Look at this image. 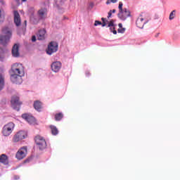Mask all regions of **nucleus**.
I'll use <instances>...</instances> for the list:
<instances>
[{"mask_svg":"<svg viewBox=\"0 0 180 180\" xmlns=\"http://www.w3.org/2000/svg\"><path fill=\"white\" fill-rule=\"evenodd\" d=\"M4 35L0 37V41L3 46H6V44L9 41L11 37H12V30L8 27H6L2 30Z\"/></svg>","mask_w":180,"mask_h":180,"instance_id":"1","label":"nucleus"},{"mask_svg":"<svg viewBox=\"0 0 180 180\" xmlns=\"http://www.w3.org/2000/svg\"><path fill=\"white\" fill-rule=\"evenodd\" d=\"M13 129H15V124L13 122H8L3 127L2 134L6 137H8V136H11V134H12Z\"/></svg>","mask_w":180,"mask_h":180,"instance_id":"2","label":"nucleus"},{"mask_svg":"<svg viewBox=\"0 0 180 180\" xmlns=\"http://www.w3.org/2000/svg\"><path fill=\"white\" fill-rule=\"evenodd\" d=\"M11 106L14 110L19 112L20 110V105H22V101L19 100V96H13L11 101Z\"/></svg>","mask_w":180,"mask_h":180,"instance_id":"3","label":"nucleus"},{"mask_svg":"<svg viewBox=\"0 0 180 180\" xmlns=\"http://www.w3.org/2000/svg\"><path fill=\"white\" fill-rule=\"evenodd\" d=\"M35 143L38 146L39 150H44L47 147V143H46V139L40 135H37L35 136Z\"/></svg>","mask_w":180,"mask_h":180,"instance_id":"4","label":"nucleus"},{"mask_svg":"<svg viewBox=\"0 0 180 180\" xmlns=\"http://www.w3.org/2000/svg\"><path fill=\"white\" fill-rule=\"evenodd\" d=\"M11 70L13 74L21 76L25 75V72H23V65H22V64L15 63L13 65Z\"/></svg>","mask_w":180,"mask_h":180,"instance_id":"5","label":"nucleus"},{"mask_svg":"<svg viewBox=\"0 0 180 180\" xmlns=\"http://www.w3.org/2000/svg\"><path fill=\"white\" fill-rule=\"evenodd\" d=\"M27 134L25 131H20L17 132L13 137V143H19V141L26 139Z\"/></svg>","mask_w":180,"mask_h":180,"instance_id":"6","label":"nucleus"},{"mask_svg":"<svg viewBox=\"0 0 180 180\" xmlns=\"http://www.w3.org/2000/svg\"><path fill=\"white\" fill-rule=\"evenodd\" d=\"M58 50V44L56 41H51L48 45V49H46V53L49 56H51V54L56 53V51Z\"/></svg>","mask_w":180,"mask_h":180,"instance_id":"7","label":"nucleus"},{"mask_svg":"<svg viewBox=\"0 0 180 180\" xmlns=\"http://www.w3.org/2000/svg\"><path fill=\"white\" fill-rule=\"evenodd\" d=\"M27 155V147L23 146L20 148L15 154V158L17 160H23Z\"/></svg>","mask_w":180,"mask_h":180,"instance_id":"8","label":"nucleus"},{"mask_svg":"<svg viewBox=\"0 0 180 180\" xmlns=\"http://www.w3.org/2000/svg\"><path fill=\"white\" fill-rule=\"evenodd\" d=\"M22 119L26 120L30 124H34L36 123V118L33 115L29 113H25L22 115Z\"/></svg>","mask_w":180,"mask_h":180,"instance_id":"9","label":"nucleus"},{"mask_svg":"<svg viewBox=\"0 0 180 180\" xmlns=\"http://www.w3.org/2000/svg\"><path fill=\"white\" fill-rule=\"evenodd\" d=\"M130 16V11L127 8H124L122 11H120L118 13V18L121 20H126L127 18Z\"/></svg>","mask_w":180,"mask_h":180,"instance_id":"10","label":"nucleus"},{"mask_svg":"<svg viewBox=\"0 0 180 180\" xmlns=\"http://www.w3.org/2000/svg\"><path fill=\"white\" fill-rule=\"evenodd\" d=\"M146 23H147V20L144 19V17H143V15H140L136 22V25L137 26V27H139V29H143V27H144V25H146Z\"/></svg>","mask_w":180,"mask_h":180,"instance_id":"11","label":"nucleus"},{"mask_svg":"<svg viewBox=\"0 0 180 180\" xmlns=\"http://www.w3.org/2000/svg\"><path fill=\"white\" fill-rule=\"evenodd\" d=\"M61 62L60 61L53 62L51 65V68L53 72H58L61 70Z\"/></svg>","mask_w":180,"mask_h":180,"instance_id":"12","label":"nucleus"},{"mask_svg":"<svg viewBox=\"0 0 180 180\" xmlns=\"http://www.w3.org/2000/svg\"><path fill=\"white\" fill-rule=\"evenodd\" d=\"M22 75L13 73L11 75V80L12 82H13V84H19L22 82Z\"/></svg>","mask_w":180,"mask_h":180,"instance_id":"13","label":"nucleus"},{"mask_svg":"<svg viewBox=\"0 0 180 180\" xmlns=\"http://www.w3.org/2000/svg\"><path fill=\"white\" fill-rule=\"evenodd\" d=\"M14 23L15 26L19 27L22 25V20L20 19V15L18 11H14Z\"/></svg>","mask_w":180,"mask_h":180,"instance_id":"14","label":"nucleus"},{"mask_svg":"<svg viewBox=\"0 0 180 180\" xmlns=\"http://www.w3.org/2000/svg\"><path fill=\"white\" fill-rule=\"evenodd\" d=\"M11 53L13 57H19L20 56V53H19V44H15L13 45Z\"/></svg>","mask_w":180,"mask_h":180,"instance_id":"15","label":"nucleus"},{"mask_svg":"<svg viewBox=\"0 0 180 180\" xmlns=\"http://www.w3.org/2000/svg\"><path fill=\"white\" fill-rule=\"evenodd\" d=\"M38 16L41 19H45L46 16H47V9L46 8H41L38 11Z\"/></svg>","mask_w":180,"mask_h":180,"instance_id":"16","label":"nucleus"},{"mask_svg":"<svg viewBox=\"0 0 180 180\" xmlns=\"http://www.w3.org/2000/svg\"><path fill=\"white\" fill-rule=\"evenodd\" d=\"M34 108L37 112H41V109H43V103L40 101H36L34 102Z\"/></svg>","mask_w":180,"mask_h":180,"instance_id":"17","label":"nucleus"},{"mask_svg":"<svg viewBox=\"0 0 180 180\" xmlns=\"http://www.w3.org/2000/svg\"><path fill=\"white\" fill-rule=\"evenodd\" d=\"M0 162L4 164V165H8L9 164V160H8V156L5 154L0 155Z\"/></svg>","mask_w":180,"mask_h":180,"instance_id":"18","label":"nucleus"},{"mask_svg":"<svg viewBox=\"0 0 180 180\" xmlns=\"http://www.w3.org/2000/svg\"><path fill=\"white\" fill-rule=\"evenodd\" d=\"M38 40H44L46 39V30H41L37 34Z\"/></svg>","mask_w":180,"mask_h":180,"instance_id":"19","label":"nucleus"},{"mask_svg":"<svg viewBox=\"0 0 180 180\" xmlns=\"http://www.w3.org/2000/svg\"><path fill=\"white\" fill-rule=\"evenodd\" d=\"M49 127L53 136H57V134H58V129H57V127L51 125Z\"/></svg>","mask_w":180,"mask_h":180,"instance_id":"20","label":"nucleus"},{"mask_svg":"<svg viewBox=\"0 0 180 180\" xmlns=\"http://www.w3.org/2000/svg\"><path fill=\"white\" fill-rule=\"evenodd\" d=\"M5 85V82L4 80V77L1 74H0V91H2L4 89V86Z\"/></svg>","mask_w":180,"mask_h":180,"instance_id":"21","label":"nucleus"},{"mask_svg":"<svg viewBox=\"0 0 180 180\" xmlns=\"http://www.w3.org/2000/svg\"><path fill=\"white\" fill-rule=\"evenodd\" d=\"M108 27H112V29H116V28L115 27V20H111L108 22Z\"/></svg>","mask_w":180,"mask_h":180,"instance_id":"22","label":"nucleus"},{"mask_svg":"<svg viewBox=\"0 0 180 180\" xmlns=\"http://www.w3.org/2000/svg\"><path fill=\"white\" fill-rule=\"evenodd\" d=\"M101 20L103 22H101L102 27H105V26H106V25H108V22H109V21H108V20H106V18H102Z\"/></svg>","mask_w":180,"mask_h":180,"instance_id":"23","label":"nucleus"},{"mask_svg":"<svg viewBox=\"0 0 180 180\" xmlns=\"http://www.w3.org/2000/svg\"><path fill=\"white\" fill-rule=\"evenodd\" d=\"M55 119L57 121L61 120L63 119V114L58 113L55 115Z\"/></svg>","mask_w":180,"mask_h":180,"instance_id":"24","label":"nucleus"},{"mask_svg":"<svg viewBox=\"0 0 180 180\" xmlns=\"http://www.w3.org/2000/svg\"><path fill=\"white\" fill-rule=\"evenodd\" d=\"M175 10H174L173 11L171 12L170 15H169V20H172V19H174V18H175Z\"/></svg>","mask_w":180,"mask_h":180,"instance_id":"25","label":"nucleus"},{"mask_svg":"<svg viewBox=\"0 0 180 180\" xmlns=\"http://www.w3.org/2000/svg\"><path fill=\"white\" fill-rule=\"evenodd\" d=\"M118 8H119V12H122V11H124V9H123V3L122 1H120L119 3V6H118Z\"/></svg>","mask_w":180,"mask_h":180,"instance_id":"26","label":"nucleus"},{"mask_svg":"<svg viewBox=\"0 0 180 180\" xmlns=\"http://www.w3.org/2000/svg\"><path fill=\"white\" fill-rule=\"evenodd\" d=\"M110 27V30L113 34H117V31L115 29H113V27Z\"/></svg>","mask_w":180,"mask_h":180,"instance_id":"27","label":"nucleus"},{"mask_svg":"<svg viewBox=\"0 0 180 180\" xmlns=\"http://www.w3.org/2000/svg\"><path fill=\"white\" fill-rule=\"evenodd\" d=\"M98 25H102V22L99 20H96L94 23V26H98Z\"/></svg>","mask_w":180,"mask_h":180,"instance_id":"28","label":"nucleus"},{"mask_svg":"<svg viewBox=\"0 0 180 180\" xmlns=\"http://www.w3.org/2000/svg\"><path fill=\"white\" fill-rule=\"evenodd\" d=\"M126 29L124 28H119L118 29V33H123L124 32H125Z\"/></svg>","mask_w":180,"mask_h":180,"instance_id":"29","label":"nucleus"},{"mask_svg":"<svg viewBox=\"0 0 180 180\" xmlns=\"http://www.w3.org/2000/svg\"><path fill=\"white\" fill-rule=\"evenodd\" d=\"M111 16H112V11H110L108 12V18L109 19V18H111Z\"/></svg>","mask_w":180,"mask_h":180,"instance_id":"30","label":"nucleus"},{"mask_svg":"<svg viewBox=\"0 0 180 180\" xmlns=\"http://www.w3.org/2000/svg\"><path fill=\"white\" fill-rule=\"evenodd\" d=\"M1 10H0V19H4V18H5V15H2L1 13Z\"/></svg>","mask_w":180,"mask_h":180,"instance_id":"31","label":"nucleus"},{"mask_svg":"<svg viewBox=\"0 0 180 180\" xmlns=\"http://www.w3.org/2000/svg\"><path fill=\"white\" fill-rule=\"evenodd\" d=\"M32 41H36V36H32Z\"/></svg>","mask_w":180,"mask_h":180,"instance_id":"32","label":"nucleus"},{"mask_svg":"<svg viewBox=\"0 0 180 180\" xmlns=\"http://www.w3.org/2000/svg\"><path fill=\"white\" fill-rule=\"evenodd\" d=\"M110 4H112V0H107L106 4L109 5Z\"/></svg>","mask_w":180,"mask_h":180,"instance_id":"33","label":"nucleus"},{"mask_svg":"<svg viewBox=\"0 0 180 180\" xmlns=\"http://www.w3.org/2000/svg\"><path fill=\"white\" fill-rule=\"evenodd\" d=\"M118 26H119V29H122V28H123V25H122V23H119L118 24Z\"/></svg>","mask_w":180,"mask_h":180,"instance_id":"34","label":"nucleus"},{"mask_svg":"<svg viewBox=\"0 0 180 180\" xmlns=\"http://www.w3.org/2000/svg\"><path fill=\"white\" fill-rule=\"evenodd\" d=\"M117 2V0H111V3L116 4Z\"/></svg>","mask_w":180,"mask_h":180,"instance_id":"35","label":"nucleus"},{"mask_svg":"<svg viewBox=\"0 0 180 180\" xmlns=\"http://www.w3.org/2000/svg\"><path fill=\"white\" fill-rule=\"evenodd\" d=\"M116 13V10L113 9L112 11H111V13Z\"/></svg>","mask_w":180,"mask_h":180,"instance_id":"36","label":"nucleus"},{"mask_svg":"<svg viewBox=\"0 0 180 180\" xmlns=\"http://www.w3.org/2000/svg\"><path fill=\"white\" fill-rule=\"evenodd\" d=\"M158 36H160V33L155 34V37H158Z\"/></svg>","mask_w":180,"mask_h":180,"instance_id":"37","label":"nucleus"},{"mask_svg":"<svg viewBox=\"0 0 180 180\" xmlns=\"http://www.w3.org/2000/svg\"><path fill=\"white\" fill-rule=\"evenodd\" d=\"M22 2H26L27 0H22Z\"/></svg>","mask_w":180,"mask_h":180,"instance_id":"38","label":"nucleus"},{"mask_svg":"<svg viewBox=\"0 0 180 180\" xmlns=\"http://www.w3.org/2000/svg\"><path fill=\"white\" fill-rule=\"evenodd\" d=\"M1 55H0V60H1Z\"/></svg>","mask_w":180,"mask_h":180,"instance_id":"39","label":"nucleus"},{"mask_svg":"<svg viewBox=\"0 0 180 180\" xmlns=\"http://www.w3.org/2000/svg\"><path fill=\"white\" fill-rule=\"evenodd\" d=\"M25 23H26V20L25 21Z\"/></svg>","mask_w":180,"mask_h":180,"instance_id":"40","label":"nucleus"}]
</instances>
